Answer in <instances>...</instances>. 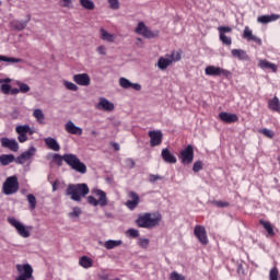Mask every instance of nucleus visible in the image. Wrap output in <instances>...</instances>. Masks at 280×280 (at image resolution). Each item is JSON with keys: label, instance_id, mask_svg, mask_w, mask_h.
<instances>
[{"label": "nucleus", "instance_id": "obj_37", "mask_svg": "<svg viewBox=\"0 0 280 280\" xmlns=\"http://www.w3.org/2000/svg\"><path fill=\"white\" fill-rule=\"evenodd\" d=\"M79 3L84 10H95V2L93 0H79Z\"/></svg>", "mask_w": 280, "mask_h": 280}, {"label": "nucleus", "instance_id": "obj_55", "mask_svg": "<svg viewBox=\"0 0 280 280\" xmlns=\"http://www.w3.org/2000/svg\"><path fill=\"white\" fill-rule=\"evenodd\" d=\"M130 89H133V91H141V84L131 83Z\"/></svg>", "mask_w": 280, "mask_h": 280}, {"label": "nucleus", "instance_id": "obj_40", "mask_svg": "<svg viewBox=\"0 0 280 280\" xmlns=\"http://www.w3.org/2000/svg\"><path fill=\"white\" fill-rule=\"evenodd\" d=\"M46 145L49 150H54V152H58L60 150L58 141H46Z\"/></svg>", "mask_w": 280, "mask_h": 280}, {"label": "nucleus", "instance_id": "obj_25", "mask_svg": "<svg viewBox=\"0 0 280 280\" xmlns=\"http://www.w3.org/2000/svg\"><path fill=\"white\" fill-rule=\"evenodd\" d=\"M258 67H260V69H270L273 73H277V65L266 60V59H262L259 61L258 63Z\"/></svg>", "mask_w": 280, "mask_h": 280}, {"label": "nucleus", "instance_id": "obj_17", "mask_svg": "<svg viewBox=\"0 0 280 280\" xmlns=\"http://www.w3.org/2000/svg\"><path fill=\"white\" fill-rule=\"evenodd\" d=\"M219 119L224 121V124H235L240 120V117H237V114L222 112L219 114Z\"/></svg>", "mask_w": 280, "mask_h": 280}, {"label": "nucleus", "instance_id": "obj_10", "mask_svg": "<svg viewBox=\"0 0 280 280\" xmlns=\"http://www.w3.org/2000/svg\"><path fill=\"white\" fill-rule=\"evenodd\" d=\"M18 272H23V275H20L15 280H27L32 279L34 275V269L30 264L25 265H16Z\"/></svg>", "mask_w": 280, "mask_h": 280}, {"label": "nucleus", "instance_id": "obj_60", "mask_svg": "<svg viewBox=\"0 0 280 280\" xmlns=\"http://www.w3.org/2000/svg\"><path fill=\"white\" fill-rule=\"evenodd\" d=\"M126 163H127V165H129V167H135V161L132 160V159H128L127 161H126Z\"/></svg>", "mask_w": 280, "mask_h": 280}, {"label": "nucleus", "instance_id": "obj_28", "mask_svg": "<svg viewBox=\"0 0 280 280\" xmlns=\"http://www.w3.org/2000/svg\"><path fill=\"white\" fill-rule=\"evenodd\" d=\"M101 38L107 43H115L117 36H115V34L107 33V31L104 28H101Z\"/></svg>", "mask_w": 280, "mask_h": 280}, {"label": "nucleus", "instance_id": "obj_57", "mask_svg": "<svg viewBox=\"0 0 280 280\" xmlns=\"http://www.w3.org/2000/svg\"><path fill=\"white\" fill-rule=\"evenodd\" d=\"M63 3L61 4L62 8H69L71 5V0H61Z\"/></svg>", "mask_w": 280, "mask_h": 280}, {"label": "nucleus", "instance_id": "obj_52", "mask_svg": "<svg viewBox=\"0 0 280 280\" xmlns=\"http://www.w3.org/2000/svg\"><path fill=\"white\" fill-rule=\"evenodd\" d=\"M127 234L129 235V237L137 238L139 237V230L129 229L127 230Z\"/></svg>", "mask_w": 280, "mask_h": 280}, {"label": "nucleus", "instance_id": "obj_24", "mask_svg": "<svg viewBox=\"0 0 280 280\" xmlns=\"http://www.w3.org/2000/svg\"><path fill=\"white\" fill-rule=\"evenodd\" d=\"M268 108L269 110H272L273 113L280 114V101L279 97L273 96V98L268 101Z\"/></svg>", "mask_w": 280, "mask_h": 280}, {"label": "nucleus", "instance_id": "obj_15", "mask_svg": "<svg viewBox=\"0 0 280 280\" xmlns=\"http://www.w3.org/2000/svg\"><path fill=\"white\" fill-rule=\"evenodd\" d=\"M34 154H36V148L31 147L27 151L23 152L15 159V163H18V165H23L26 161H30Z\"/></svg>", "mask_w": 280, "mask_h": 280}, {"label": "nucleus", "instance_id": "obj_6", "mask_svg": "<svg viewBox=\"0 0 280 280\" xmlns=\"http://www.w3.org/2000/svg\"><path fill=\"white\" fill-rule=\"evenodd\" d=\"M2 189L5 196H12V194H16V191H19V178H16V176L7 178L3 183Z\"/></svg>", "mask_w": 280, "mask_h": 280}, {"label": "nucleus", "instance_id": "obj_16", "mask_svg": "<svg viewBox=\"0 0 280 280\" xmlns=\"http://www.w3.org/2000/svg\"><path fill=\"white\" fill-rule=\"evenodd\" d=\"M136 34H140L141 36H144V38H153L154 33L145 26V23L139 22L136 27Z\"/></svg>", "mask_w": 280, "mask_h": 280}, {"label": "nucleus", "instance_id": "obj_47", "mask_svg": "<svg viewBox=\"0 0 280 280\" xmlns=\"http://www.w3.org/2000/svg\"><path fill=\"white\" fill-rule=\"evenodd\" d=\"M107 3L110 10H119L120 8L119 0H107Z\"/></svg>", "mask_w": 280, "mask_h": 280}, {"label": "nucleus", "instance_id": "obj_54", "mask_svg": "<svg viewBox=\"0 0 280 280\" xmlns=\"http://www.w3.org/2000/svg\"><path fill=\"white\" fill-rule=\"evenodd\" d=\"M97 54L101 56H106V46L102 45L96 48Z\"/></svg>", "mask_w": 280, "mask_h": 280}, {"label": "nucleus", "instance_id": "obj_51", "mask_svg": "<svg viewBox=\"0 0 280 280\" xmlns=\"http://www.w3.org/2000/svg\"><path fill=\"white\" fill-rule=\"evenodd\" d=\"M170 279L171 280H185V276H183L176 271H173L170 276Z\"/></svg>", "mask_w": 280, "mask_h": 280}, {"label": "nucleus", "instance_id": "obj_20", "mask_svg": "<svg viewBox=\"0 0 280 280\" xmlns=\"http://www.w3.org/2000/svg\"><path fill=\"white\" fill-rule=\"evenodd\" d=\"M31 19L32 18L28 15L26 21L13 20L10 22V25L12 30H15L16 32H23V30L27 27V23H30Z\"/></svg>", "mask_w": 280, "mask_h": 280}, {"label": "nucleus", "instance_id": "obj_26", "mask_svg": "<svg viewBox=\"0 0 280 280\" xmlns=\"http://www.w3.org/2000/svg\"><path fill=\"white\" fill-rule=\"evenodd\" d=\"M259 224L267 231L269 237H275V226L268 221L260 220Z\"/></svg>", "mask_w": 280, "mask_h": 280}, {"label": "nucleus", "instance_id": "obj_18", "mask_svg": "<svg viewBox=\"0 0 280 280\" xmlns=\"http://www.w3.org/2000/svg\"><path fill=\"white\" fill-rule=\"evenodd\" d=\"M73 82L79 84V86H89V84H91V77L86 73L74 74Z\"/></svg>", "mask_w": 280, "mask_h": 280}, {"label": "nucleus", "instance_id": "obj_7", "mask_svg": "<svg viewBox=\"0 0 280 280\" xmlns=\"http://www.w3.org/2000/svg\"><path fill=\"white\" fill-rule=\"evenodd\" d=\"M182 165H191L194 163V145L188 144L179 153Z\"/></svg>", "mask_w": 280, "mask_h": 280}, {"label": "nucleus", "instance_id": "obj_1", "mask_svg": "<svg viewBox=\"0 0 280 280\" xmlns=\"http://www.w3.org/2000/svg\"><path fill=\"white\" fill-rule=\"evenodd\" d=\"M52 161L59 167H62V161H65V163H67V165L74 172H78V174H86L88 172L86 164H84V162H82L80 158L73 153H66L63 155L55 153L52 155Z\"/></svg>", "mask_w": 280, "mask_h": 280}, {"label": "nucleus", "instance_id": "obj_19", "mask_svg": "<svg viewBox=\"0 0 280 280\" xmlns=\"http://www.w3.org/2000/svg\"><path fill=\"white\" fill-rule=\"evenodd\" d=\"M243 38H245V40H248V43H250L252 40L253 43H256V45H261V38L253 35V31L248 26H245L243 31Z\"/></svg>", "mask_w": 280, "mask_h": 280}, {"label": "nucleus", "instance_id": "obj_12", "mask_svg": "<svg viewBox=\"0 0 280 280\" xmlns=\"http://www.w3.org/2000/svg\"><path fill=\"white\" fill-rule=\"evenodd\" d=\"M205 73L206 75H223L224 78H231V71L215 66L206 67Z\"/></svg>", "mask_w": 280, "mask_h": 280}, {"label": "nucleus", "instance_id": "obj_21", "mask_svg": "<svg viewBox=\"0 0 280 280\" xmlns=\"http://www.w3.org/2000/svg\"><path fill=\"white\" fill-rule=\"evenodd\" d=\"M65 130L66 132H68L69 135H77L78 137H80L82 135V128L75 126V124H73V121L69 120L66 125H65Z\"/></svg>", "mask_w": 280, "mask_h": 280}, {"label": "nucleus", "instance_id": "obj_2", "mask_svg": "<svg viewBox=\"0 0 280 280\" xmlns=\"http://www.w3.org/2000/svg\"><path fill=\"white\" fill-rule=\"evenodd\" d=\"M161 220L163 217L161 213H150L145 212L144 214H139L136 224L139 229H154V226H159L161 224Z\"/></svg>", "mask_w": 280, "mask_h": 280}, {"label": "nucleus", "instance_id": "obj_4", "mask_svg": "<svg viewBox=\"0 0 280 280\" xmlns=\"http://www.w3.org/2000/svg\"><path fill=\"white\" fill-rule=\"evenodd\" d=\"M94 196H97L98 199H96L93 196L88 197L89 205H92V207H106L108 205V198L106 197V194L102 189H94L93 190Z\"/></svg>", "mask_w": 280, "mask_h": 280}, {"label": "nucleus", "instance_id": "obj_46", "mask_svg": "<svg viewBox=\"0 0 280 280\" xmlns=\"http://www.w3.org/2000/svg\"><path fill=\"white\" fill-rule=\"evenodd\" d=\"M205 164L202 163V161H196L192 165V172L198 173L201 170H203Z\"/></svg>", "mask_w": 280, "mask_h": 280}, {"label": "nucleus", "instance_id": "obj_34", "mask_svg": "<svg viewBox=\"0 0 280 280\" xmlns=\"http://www.w3.org/2000/svg\"><path fill=\"white\" fill-rule=\"evenodd\" d=\"M33 117L36 119L37 124H45V114L43 109H34Z\"/></svg>", "mask_w": 280, "mask_h": 280}, {"label": "nucleus", "instance_id": "obj_3", "mask_svg": "<svg viewBox=\"0 0 280 280\" xmlns=\"http://www.w3.org/2000/svg\"><path fill=\"white\" fill-rule=\"evenodd\" d=\"M89 185L86 184H69L66 189V195L70 196L74 202H80L82 198L89 194Z\"/></svg>", "mask_w": 280, "mask_h": 280}, {"label": "nucleus", "instance_id": "obj_62", "mask_svg": "<svg viewBox=\"0 0 280 280\" xmlns=\"http://www.w3.org/2000/svg\"><path fill=\"white\" fill-rule=\"evenodd\" d=\"M57 189H58V183L55 182V183L52 184V191H56Z\"/></svg>", "mask_w": 280, "mask_h": 280}, {"label": "nucleus", "instance_id": "obj_39", "mask_svg": "<svg viewBox=\"0 0 280 280\" xmlns=\"http://www.w3.org/2000/svg\"><path fill=\"white\" fill-rule=\"evenodd\" d=\"M26 200L28 202V209L31 211H34V209H36V196L32 195V194H28L26 196Z\"/></svg>", "mask_w": 280, "mask_h": 280}, {"label": "nucleus", "instance_id": "obj_30", "mask_svg": "<svg viewBox=\"0 0 280 280\" xmlns=\"http://www.w3.org/2000/svg\"><path fill=\"white\" fill-rule=\"evenodd\" d=\"M16 161V158H14L13 154H2L0 155V163L1 165H10V163H14Z\"/></svg>", "mask_w": 280, "mask_h": 280}, {"label": "nucleus", "instance_id": "obj_32", "mask_svg": "<svg viewBox=\"0 0 280 280\" xmlns=\"http://www.w3.org/2000/svg\"><path fill=\"white\" fill-rule=\"evenodd\" d=\"M121 244H124V242L121 240H119V241L109 240L104 243V247L107 250H113V248H117V246H121Z\"/></svg>", "mask_w": 280, "mask_h": 280}, {"label": "nucleus", "instance_id": "obj_49", "mask_svg": "<svg viewBox=\"0 0 280 280\" xmlns=\"http://www.w3.org/2000/svg\"><path fill=\"white\" fill-rule=\"evenodd\" d=\"M63 85L68 91H78V85H75L73 82L65 81Z\"/></svg>", "mask_w": 280, "mask_h": 280}, {"label": "nucleus", "instance_id": "obj_63", "mask_svg": "<svg viewBox=\"0 0 280 280\" xmlns=\"http://www.w3.org/2000/svg\"><path fill=\"white\" fill-rule=\"evenodd\" d=\"M45 141H56V139H54V138H47V139H45Z\"/></svg>", "mask_w": 280, "mask_h": 280}, {"label": "nucleus", "instance_id": "obj_22", "mask_svg": "<svg viewBox=\"0 0 280 280\" xmlns=\"http://www.w3.org/2000/svg\"><path fill=\"white\" fill-rule=\"evenodd\" d=\"M161 156L165 163H168L170 165H174L176 163V156L172 152H170V149H163Z\"/></svg>", "mask_w": 280, "mask_h": 280}, {"label": "nucleus", "instance_id": "obj_35", "mask_svg": "<svg viewBox=\"0 0 280 280\" xmlns=\"http://www.w3.org/2000/svg\"><path fill=\"white\" fill-rule=\"evenodd\" d=\"M79 264L82 268H92L93 267V259L88 256H82L79 260Z\"/></svg>", "mask_w": 280, "mask_h": 280}, {"label": "nucleus", "instance_id": "obj_8", "mask_svg": "<svg viewBox=\"0 0 280 280\" xmlns=\"http://www.w3.org/2000/svg\"><path fill=\"white\" fill-rule=\"evenodd\" d=\"M15 132L19 135V141H27L28 137L34 135V129L30 125H19L15 127Z\"/></svg>", "mask_w": 280, "mask_h": 280}, {"label": "nucleus", "instance_id": "obj_23", "mask_svg": "<svg viewBox=\"0 0 280 280\" xmlns=\"http://www.w3.org/2000/svg\"><path fill=\"white\" fill-rule=\"evenodd\" d=\"M280 15L279 14H271V15H260L257 18V22L261 23L262 25H266L268 23H272L275 21H279Z\"/></svg>", "mask_w": 280, "mask_h": 280}, {"label": "nucleus", "instance_id": "obj_14", "mask_svg": "<svg viewBox=\"0 0 280 280\" xmlns=\"http://www.w3.org/2000/svg\"><path fill=\"white\" fill-rule=\"evenodd\" d=\"M97 110H104L105 113H113L115 110V104H113L108 98L101 97L97 105Z\"/></svg>", "mask_w": 280, "mask_h": 280}, {"label": "nucleus", "instance_id": "obj_5", "mask_svg": "<svg viewBox=\"0 0 280 280\" xmlns=\"http://www.w3.org/2000/svg\"><path fill=\"white\" fill-rule=\"evenodd\" d=\"M8 222L9 224H11V226H13V229L16 230L18 234L20 235V237H24L27 238L30 237L32 234L30 233V231H32V226H25L23 225V223H21L19 220H16L13 217H9L8 218Z\"/></svg>", "mask_w": 280, "mask_h": 280}, {"label": "nucleus", "instance_id": "obj_29", "mask_svg": "<svg viewBox=\"0 0 280 280\" xmlns=\"http://www.w3.org/2000/svg\"><path fill=\"white\" fill-rule=\"evenodd\" d=\"M183 57V50H173L170 55H166V58L171 60V63L180 61Z\"/></svg>", "mask_w": 280, "mask_h": 280}, {"label": "nucleus", "instance_id": "obj_64", "mask_svg": "<svg viewBox=\"0 0 280 280\" xmlns=\"http://www.w3.org/2000/svg\"><path fill=\"white\" fill-rule=\"evenodd\" d=\"M1 141H10L8 138H2Z\"/></svg>", "mask_w": 280, "mask_h": 280}, {"label": "nucleus", "instance_id": "obj_44", "mask_svg": "<svg viewBox=\"0 0 280 280\" xmlns=\"http://www.w3.org/2000/svg\"><path fill=\"white\" fill-rule=\"evenodd\" d=\"M212 205H214V207H218L219 209H224L226 207H230L231 203H229L228 201L214 200L212 201Z\"/></svg>", "mask_w": 280, "mask_h": 280}, {"label": "nucleus", "instance_id": "obj_27", "mask_svg": "<svg viewBox=\"0 0 280 280\" xmlns=\"http://www.w3.org/2000/svg\"><path fill=\"white\" fill-rule=\"evenodd\" d=\"M172 65V60H170L168 57H160L158 60V67L159 69H161V71H165V69H167V67H171Z\"/></svg>", "mask_w": 280, "mask_h": 280}, {"label": "nucleus", "instance_id": "obj_13", "mask_svg": "<svg viewBox=\"0 0 280 280\" xmlns=\"http://www.w3.org/2000/svg\"><path fill=\"white\" fill-rule=\"evenodd\" d=\"M194 235L197 237L198 242L202 244V246H207V244H209V237L207 236V229H205V226L196 225Z\"/></svg>", "mask_w": 280, "mask_h": 280}, {"label": "nucleus", "instance_id": "obj_59", "mask_svg": "<svg viewBox=\"0 0 280 280\" xmlns=\"http://www.w3.org/2000/svg\"><path fill=\"white\" fill-rule=\"evenodd\" d=\"M110 145H112V148H114L115 152H119V143L112 142Z\"/></svg>", "mask_w": 280, "mask_h": 280}, {"label": "nucleus", "instance_id": "obj_11", "mask_svg": "<svg viewBox=\"0 0 280 280\" xmlns=\"http://www.w3.org/2000/svg\"><path fill=\"white\" fill-rule=\"evenodd\" d=\"M218 32L219 38L221 43H223V45L231 46L233 44V39L226 36V34H231V32H233V28L231 26H219Z\"/></svg>", "mask_w": 280, "mask_h": 280}, {"label": "nucleus", "instance_id": "obj_41", "mask_svg": "<svg viewBox=\"0 0 280 280\" xmlns=\"http://www.w3.org/2000/svg\"><path fill=\"white\" fill-rule=\"evenodd\" d=\"M138 246L144 250L148 249V246H150V238H138Z\"/></svg>", "mask_w": 280, "mask_h": 280}, {"label": "nucleus", "instance_id": "obj_42", "mask_svg": "<svg viewBox=\"0 0 280 280\" xmlns=\"http://www.w3.org/2000/svg\"><path fill=\"white\" fill-rule=\"evenodd\" d=\"M269 280H279V269L277 267L270 269Z\"/></svg>", "mask_w": 280, "mask_h": 280}, {"label": "nucleus", "instance_id": "obj_43", "mask_svg": "<svg viewBox=\"0 0 280 280\" xmlns=\"http://www.w3.org/2000/svg\"><path fill=\"white\" fill-rule=\"evenodd\" d=\"M119 85L121 86V89H130V86L132 85V82H130V80L122 77L119 79Z\"/></svg>", "mask_w": 280, "mask_h": 280}, {"label": "nucleus", "instance_id": "obj_31", "mask_svg": "<svg viewBox=\"0 0 280 280\" xmlns=\"http://www.w3.org/2000/svg\"><path fill=\"white\" fill-rule=\"evenodd\" d=\"M2 148H8L11 152H19V142L16 141H2Z\"/></svg>", "mask_w": 280, "mask_h": 280}, {"label": "nucleus", "instance_id": "obj_48", "mask_svg": "<svg viewBox=\"0 0 280 280\" xmlns=\"http://www.w3.org/2000/svg\"><path fill=\"white\" fill-rule=\"evenodd\" d=\"M82 214V209L79 207L73 208L72 212L69 213L70 218H80Z\"/></svg>", "mask_w": 280, "mask_h": 280}, {"label": "nucleus", "instance_id": "obj_53", "mask_svg": "<svg viewBox=\"0 0 280 280\" xmlns=\"http://www.w3.org/2000/svg\"><path fill=\"white\" fill-rule=\"evenodd\" d=\"M261 133L265 135L268 139H272L275 137V132L270 129H262Z\"/></svg>", "mask_w": 280, "mask_h": 280}, {"label": "nucleus", "instance_id": "obj_61", "mask_svg": "<svg viewBox=\"0 0 280 280\" xmlns=\"http://www.w3.org/2000/svg\"><path fill=\"white\" fill-rule=\"evenodd\" d=\"M156 145H161V141H151V148H154Z\"/></svg>", "mask_w": 280, "mask_h": 280}, {"label": "nucleus", "instance_id": "obj_56", "mask_svg": "<svg viewBox=\"0 0 280 280\" xmlns=\"http://www.w3.org/2000/svg\"><path fill=\"white\" fill-rule=\"evenodd\" d=\"M156 180H161V176L150 175V183H156Z\"/></svg>", "mask_w": 280, "mask_h": 280}, {"label": "nucleus", "instance_id": "obj_58", "mask_svg": "<svg viewBox=\"0 0 280 280\" xmlns=\"http://www.w3.org/2000/svg\"><path fill=\"white\" fill-rule=\"evenodd\" d=\"M11 95H19V93H21V90L13 88L10 90Z\"/></svg>", "mask_w": 280, "mask_h": 280}, {"label": "nucleus", "instance_id": "obj_38", "mask_svg": "<svg viewBox=\"0 0 280 280\" xmlns=\"http://www.w3.org/2000/svg\"><path fill=\"white\" fill-rule=\"evenodd\" d=\"M231 54L233 58H238V60H246V51L242 49H232Z\"/></svg>", "mask_w": 280, "mask_h": 280}, {"label": "nucleus", "instance_id": "obj_9", "mask_svg": "<svg viewBox=\"0 0 280 280\" xmlns=\"http://www.w3.org/2000/svg\"><path fill=\"white\" fill-rule=\"evenodd\" d=\"M128 200L125 202V207L129 209V211H135L139 207V202H141V198L139 194L135 192L133 190L128 191L127 194Z\"/></svg>", "mask_w": 280, "mask_h": 280}, {"label": "nucleus", "instance_id": "obj_45", "mask_svg": "<svg viewBox=\"0 0 280 280\" xmlns=\"http://www.w3.org/2000/svg\"><path fill=\"white\" fill-rule=\"evenodd\" d=\"M18 86L20 89V93H30L31 88L27 85V83L18 82Z\"/></svg>", "mask_w": 280, "mask_h": 280}, {"label": "nucleus", "instance_id": "obj_33", "mask_svg": "<svg viewBox=\"0 0 280 280\" xmlns=\"http://www.w3.org/2000/svg\"><path fill=\"white\" fill-rule=\"evenodd\" d=\"M0 62H8L9 65H16L19 62H23V59L0 55Z\"/></svg>", "mask_w": 280, "mask_h": 280}, {"label": "nucleus", "instance_id": "obj_36", "mask_svg": "<svg viewBox=\"0 0 280 280\" xmlns=\"http://www.w3.org/2000/svg\"><path fill=\"white\" fill-rule=\"evenodd\" d=\"M151 141H163V132L161 130L149 131Z\"/></svg>", "mask_w": 280, "mask_h": 280}, {"label": "nucleus", "instance_id": "obj_50", "mask_svg": "<svg viewBox=\"0 0 280 280\" xmlns=\"http://www.w3.org/2000/svg\"><path fill=\"white\" fill-rule=\"evenodd\" d=\"M12 86L10 84H2L0 86V91L4 94V95H10V91H11Z\"/></svg>", "mask_w": 280, "mask_h": 280}]
</instances>
